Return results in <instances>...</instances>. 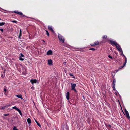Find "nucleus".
<instances>
[{"label": "nucleus", "mask_w": 130, "mask_h": 130, "mask_svg": "<svg viewBox=\"0 0 130 130\" xmlns=\"http://www.w3.org/2000/svg\"><path fill=\"white\" fill-rule=\"evenodd\" d=\"M58 38L60 41L62 43H64V38L60 34H58Z\"/></svg>", "instance_id": "1"}, {"label": "nucleus", "mask_w": 130, "mask_h": 130, "mask_svg": "<svg viewBox=\"0 0 130 130\" xmlns=\"http://www.w3.org/2000/svg\"><path fill=\"white\" fill-rule=\"evenodd\" d=\"M71 90H73L76 92L77 93V91L75 88L76 86V84L73 83H71Z\"/></svg>", "instance_id": "2"}, {"label": "nucleus", "mask_w": 130, "mask_h": 130, "mask_svg": "<svg viewBox=\"0 0 130 130\" xmlns=\"http://www.w3.org/2000/svg\"><path fill=\"white\" fill-rule=\"evenodd\" d=\"M117 50L120 52L122 53H123V51L120 45L118 44H117L116 46Z\"/></svg>", "instance_id": "3"}, {"label": "nucleus", "mask_w": 130, "mask_h": 130, "mask_svg": "<svg viewBox=\"0 0 130 130\" xmlns=\"http://www.w3.org/2000/svg\"><path fill=\"white\" fill-rule=\"evenodd\" d=\"M109 41L110 42V44H111L113 46L114 45L116 46L118 43L115 41H114L113 40H110Z\"/></svg>", "instance_id": "4"}, {"label": "nucleus", "mask_w": 130, "mask_h": 130, "mask_svg": "<svg viewBox=\"0 0 130 130\" xmlns=\"http://www.w3.org/2000/svg\"><path fill=\"white\" fill-rule=\"evenodd\" d=\"M17 14H19L21 17H28L23 15L22 12H18V11H17Z\"/></svg>", "instance_id": "5"}, {"label": "nucleus", "mask_w": 130, "mask_h": 130, "mask_svg": "<svg viewBox=\"0 0 130 130\" xmlns=\"http://www.w3.org/2000/svg\"><path fill=\"white\" fill-rule=\"evenodd\" d=\"M22 36V31L21 29H20V31L18 35V40L20 41H21L20 39H21V37Z\"/></svg>", "instance_id": "6"}, {"label": "nucleus", "mask_w": 130, "mask_h": 130, "mask_svg": "<svg viewBox=\"0 0 130 130\" xmlns=\"http://www.w3.org/2000/svg\"><path fill=\"white\" fill-rule=\"evenodd\" d=\"M125 110L126 117L129 119L130 118V117L128 111L126 110V109H125Z\"/></svg>", "instance_id": "7"}, {"label": "nucleus", "mask_w": 130, "mask_h": 130, "mask_svg": "<svg viewBox=\"0 0 130 130\" xmlns=\"http://www.w3.org/2000/svg\"><path fill=\"white\" fill-rule=\"evenodd\" d=\"M46 54L47 55H52L53 54L52 51L51 50H48Z\"/></svg>", "instance_id": "8"}, {"label": "nucleus", "mask_w": 130, "mask_h": 130, "mask_svg": "<svg viewBox=\"0 0 130 130\" xmlns=\"http://www.w3.org/2000/svg\"><path fill=\"white\" fill-rule=\"evenodd\" d=\"M48 29L49 30L51 31L53 33L54 32V31L53 29V28L52 26H48Z\"/></svg>", "instance_id": "9"}, {"label": "nucleus", "mask_w": 130, "mask_h": 130, "mask_svg": "<svg viewBox=\"0 0 130 130\" xmlns=\"http://www.w3.org/2000/svg\"><path fill=\"white\" fill-rule=\"evenodd\" d=\"M48 64L49 65H51L52 64V60L51 59H49L48 60Z\"/></svg>", "instance_id": "10"}, {"label": "nucleus", "mask_w": 130, "mask_h": 130, "mask_svg": "<svg viewBox=\"0 0 130 130\" xmlns=\"http://www.w3.org/2000/svg\"><path fill=\"white\" fill-rule=\"evenodd\" d=\"M69 92H68L66 94V96L68 100H69Z\"/></svg>", "instance_id": "11"}, {"label": "nucleus", "mask_w": 130, "mask_h": 130, "mask_svg": "<svg viewBox=\"0 0 130 130\" xmlns=\"http://www.w3.org/2000/svg\"><path fill=\"white\" fill-rule=\"evenodd\" d=\"M37 81V80L36 79H32L30 80V82L32 85H33L34 83H36Z\"/></svg>", "instance_id": "12"}, {"label": "nucleus", "mask_w": 130, "mask_h": 130, "mask_svg": "<svg viewBox=\"0 0 130 130\" xmlns=\"http://www.w3.org/2000/svg\"><path fill=\"white\" fill-rule=\"evenodd\" d=\"M17 97L23 100L22 97V95L21 94L17 95Z\"/></svg>", "instance_id": "13"}, {"label": "nucleus", "mask_w": 130, "mask_h": 130, "mask_svg": "<svg viewBox=\"0 0 130 130\" xmlns=\"http://www.w3.org/2000/svg\"><path fill=\"white\" fill-rule=\"evenodd\" d=\"M17 111H18L21 116H22V114L21 111L19 109L17 108Z\"/></svg>", "instance_id": "14"}, {"label": "nucleus", "mask_w": 130, "mask_h": 130, "mask_svg": "<svg viewBox=\"0 0 130 130\" xmlns=\"http://www.w3.org/2000/svg\"><path fill=\"white\" fill-rule=\"evenodd\" d=\"M27 121L28 123L29 124H30L31 123V120L29 118H28L27 120Z\"/></svg>", "instance_id": "15"}, {"label": "nucleus", "mask_w": 130, "mask_h": 130, "mask_svg": "<svg viewBox=\"0 0 130 130\" xmlns=\"http://www.w3.org/2000/svg\"><path fill=\"white\" fill-rule=\"evenodd\" d=\"M35 121L36 123L37 124V125L39 126L40 127H41V126L40 124H39L36 120H35Z\"/></svg>", "instance_id": "16"}, {"label": "nucleus", "mask_w": 130, "mask_h": 130, "mask_svg": "<svg viewBox=\"0 0 130 130\" xmlns=\"http://www.w3.org/2000/svg\"><path fill=\"white\" fill-rule=\"evenodd\" d=\"M116 82V80L115 79H114L113 80V83L112 84V86H115V83Z\"/></svg>", "instance_id": "17"}, {"label": "nucleus", "mask_w": 130, "mask_h": 130, "mask_svg": "<svg viewBox=\"0 0 130 130\" xmlns=\"http://www.w3.org/2000/svg\"><path fill=\"white\" fill-rule=\"evenodd\" d=\"M9 106V105H8L6 106L3 107L2 108V109H4L8 107Z\"/></svg>", "instance_id": "18"}, {"label": "nucleus", "mask_w": 130, "mask_h": 130, "mask_svg": "<svg viewBox=\"0 0 130 130\" xmlns=\"http://www.w3.org/2000/svg\"><path fill=\"white\" fill-rule=\"evenodd\" d=\"M4 92L5 93V94L6 95H7V94L6 93V91H7V89H6L5 88H4Z\"/></svg>", "instance_id": "19"}, {"label": "nucleus", "mask_w": 130, "mask_h": 130, "mask_svg": "<svg viewBox=\"0 0 130 130\" xmlns=\"http://www.w3.org/2000/svg\"><path fill=\"white\" fill-rule=\"evenodd\" d=\"M94 43L95 46L99 45V42L98 41H96L95 43Z\"/></svg>", "instance_id": "20"}, {"label": "nucleus", "mask_w": 130, "mask_h": 130, "mask_svg": "<svg viewBox=\"0 0 130 130\" xmlns=\"http://www.w3.org/2000/svg\"><path fill=\"white\" fill-rule=\"evenodd\" d=\"M107 38V36L106 35H104L102 36V38L104 39H106Z\"/></svg>", "instance_id": "21"}, {"label": "nucleus", "mask_w": 130, "mask_h": 130, "mask_svg": "<svg viewBox=\"0 0 130 130\" xmlns=\"http://www.w3.org/2000/svg\"><path fill=\"white\" fill-rule=\"evenodd\" d=\"M19 60L21 61H23L24 60V59L23 57H19Z\"/></svg>", "instance_id": "22"}, {"label": "nucleus", "mask_w": 130, "mask_h": 130, "mask_svg": "<svg viewBox=\"0 0 130 130\" xmlns=\"http://www.w3.org/2000/svg\"><path fill=\"white\" fill-rule=\"evenodd\" d=\"M19 57H22L24 58V56L23 54L22 53H21L20 54V55Z\"/></svg>", "instance_id": "23"}, {"label": "nucleus", "mask_w": 130, "mask_h": 130, "mask_svg": "<svg viewBox=\"0 0 130 130\" xmlns=\"http://www.w3.org/2000/svg\"><path fill=\"white\" fill-rule=\"evenodd\" d=\"M5 24V22H1L0 23V26L4 25Z\"/></svg>", "instance_id": "24"}, {"label": "nucleus", "mask_w": 130, "mask_h": 130, "mask_svg": "<svg viewBox=\"0 0 130 130\" xmlns=\"http://www.w3.org/2000/svg\"><path fill=\"white\" fill-rule=\"evenodd\" d=\"M124 57L125 58V62H124V65L125 64H126V63H127V58H126V57L125 56H124Z\"/></svg>", "instance_id": "25"}, {"label": "nucleus", "mask_w": 130, "mask_h": 130, "mask_svg": "<svg viewBox=\"0 0 130 130\" xmlns=\"http://www.w3.org/2000/svg\"><path fill=\"white\" fill-rule=\"evenodd\" d=\"M126 64H125L124 65V63L123 64V65H122V66H121L119 68H123V67Z\"/></svg>", "instance_id": "26"}, {"label": "nucleus", "mask_w": 130, "mask_h": 130, "mask_svg": "<svg viewBox=\"0 0 130 130\" xmlns=\"http://www.w3.org/2000/svg\"><path fill=\"white\" fill-rule=\"evenodd\" d=\"M46 34L47 35V36H49V33L47 30L46 31Z\"/></svg>", "instance_id": "27"}, {"label": "nucleus", "mask_w": 130, "mask_h": 130, "mask_svg": "<svg viewBox=\"0 0 130 130\" xmlns=\"http://www.w3.org/2000/svg\"><path fill=\"white\" fill-rule=\"evenodd\" d=\"M90 45L92 46H95L94 43H93L90 44Z\"/></svg>", "instance_id": "28"}, {"label": "nucleus", "mask_w": 130, "mask_h": 130, "mask_svg": "<svg viewBox=\"0 0 130 130\" xmlns=\"http://www.w3.org/2000/svg\"><path fill=\"white\" fill-rule=\"evenodd\" d=\"M89 50H93V51H94L95 50V48H90L89 49Z\"/></svg>", "instance_id": "29"}, {"label": "nucleus", "mask_w": 130, "mask_h": 130, "mask_svg": "<svg viewBox=\"0 0 130 130\" xmlns=\"http://www.w3.org/2000/svg\"><path fill=\"white\" fill-rule=\"evenodd\" d=\"M112 86V87H113V89L115 90L116 89H115V86Z\"/></svg>", "instance_id": "30"}, {"label": "nucleus", "mask_w": 130, "mask_h": 130, "mask_svg": "<svg viewBox=\"0 0 130 130\" xmlns=\"http://www.w3.org/2000/svg\"><path fill=\"white\" fill-rule=\"evenodd\" d=\"M108 57L110 58H111V59H112L113 58L112 57L110 56V55H109L108 56Z\"/></svg>", "instance_id": "31"}, {"label": "nucleus", "mask_w": 130, "mask_h": 130, "mask_svg": "<svg viewBox=\"0 0 130 130\" xmlns=\"http://www.w3.org/2000/svg\"><path fill=\"white\" fill-rule=\"evenodd\" d=\"M0 31H1L2 32H3V30L2 29H0Z\"/></svg>", "instance_id": "32"}, {"label": "nucleus", "mask_w": 130, "mask_h": 130, "mask_svg": "<svg viewBox=\"0 0 130 130\" xmlns=\"http://www.w3.org/2000/svg\"><path fill=\"white\" fill-rule=\"evenodd\" d=\"M11 21L13 23H16V21Z\"/></svg>", "instance_id": "33"}, {"label": "nucleus", "mask_w": 130, "mask_h": 130, "mask_svg": "<svg viewBox=\"0 0 130 130\" xmlns=\"http://www.w3.org/2000/svg\"><path fill=\"white\" fill-rule=\"evenodd\" d=\"M13 130H16V127L15 126L13 128Z\"/></svg>", "instance_id": "34"}, {"label": "nucleus", "mask_w": 130, "mask_h": 130, "mask_svg": "<svg viewBox=\"0 0 130 130\" xmlns=\"http://www.w3.org/2000/svg\"><path fill=\"white\" fill-rule=\"evenodd\" d=\"M13 108L16 110V106L14 107H13Z\"/></svg>", "instance_id": "35"}, {"label": "nucleus", "mask_w": 130, "mask_h": 130, "mask_svg": "<svg viewBox=\"0 0 130 130\" xmlns=\"http://www.w3.org/2000/svg\"><path fill=\"white\" fill-rule=\"evenodd\" d=\"M69 75L71 76H73V74H72V73H70L69 74Z\"/></svg>", "instance_id": "36"}, {"label": "nucleus", "mask_w": 130, "mask_h": 130, "mask_svg": "<svg viewBox=\"0 0 130 130\" xmlns=\"http://www.w3.org/2000/svg\"><path fill=\"white\" fill-rule=\"evenodd\" d=\"M1 77H2L3 78H4V75L3 76V74H2V75H1Z\"/></svg>", "instance_id": "37"}, {"label": "nucleus", "mask_w": 130, "mask_h": 130, "mask_svg": "<svg viewBox=\"0 0 130 130\" xmlns=\"http://www.w3.org/2000/svg\"><path fill=\"white\" fill-rule=\"evenodd\" d=\"M65 129H66V130H67V127H64Z\"/></svg>", "instance_id": "38"}, {"label": "nucleus", "mask_w": 130, "mask_h": 130, "mask_svg": "<svg viewBox=\"0 0 130 130\" xmlns=\"http://www.w3.org/2000/svg\"><path fill=\"white\" fill-rule=\"evenodd\" d=\"M8 115L7 114H5L4 115L5 116H7Z\"/></svg>", "instance_id": "39"}, {"label": "nucleus", "mask_w": 130, "mask_h": 130, "mask_svg": "<svg viewBox=\"0 0 130 130\" xmlns=\"http://www.w3.org/2000/svg\"><path fill=\"white\" fill-rule=\"evenodd\" d=\"M63 64H64L66 65V62H63Z\"/></svg>", "instance_id": "40"}, {"label": "nucleus", "mask_w": 130, "mask_h": 130, "mask_svg": "<svg viewBox=\"0 0 130 130\" xmlns=\"http://www.w3.org/2000/svg\"><path fill=\"white\" fill-rule=\"evenodd\" d=\"M17 102H19V100H17Z\"/></svg>", "instance_id": "41"}, {"label": "nucleus", "mask_w": 130, "mask_h": 130, "mask_svg": "<svg viewBox=\"0 0 130 130\" xmlns=\"http://www.w3.org/2000/svg\"><path fill=\"white\" fill-rule=\"evenodd\" d=\"M122 54H123V55L124 56H124H125L123 54V53H122Z\"/></svg>", "instance_id": "42"}, {"label": "nucleus", "mask_w": 130, "mask_h": 130, "mask_svg": "<svg viewBox=\"0 0 130 130\" xmlns=\"http://www.w3.org/2000/svg\"><path fill=\"white\" fill-rule=\"evenodd\" d=\"M62 130H64V128H63V129H62Z\"/></svg>", "instance_id": "43"}, {"label": "nucleus", "mask_w": 130, "mask_h": 130, "mask_svg": "<svg viewBox=\"0 0 130 130\" xmlns=\"http://www.w3.org/2000/svg\"><path fill=\"white\" fill-rule=\"evenodd\" d=\"M14 12L15 13H16V11H15Z\"/></svg>", "instance_id": "44"}, {"label": "nucleus", "mask_w": 130, "mask_h": 130, "mask_svg": "<svg viewBox=\"0 0 130 130\" xmlns=\"http://www.w3.org/2000/svg\"><path fill=\"white\" fill-rule=\"evenodd\" d=\"M42 41L44 42H45V41L44 40H43Z\"/></svg>", "instance_id": "45"}, {"label": "nucleus", "mask_w": 130, "mask_h": 130, "mask_svg": "<svg viewBox=\"0 0 130 130\" xmlns=\"http://www.w3.org/2000/svg\"><path fill=\"white\" fill-rule=\"evenodd\" d=\"M17 68H18V67H17Z\"/></svg>", "instance_id": "46"}, {"label": "nucleus", "mask_w": 130, "mask_h": 130, "mask_svg": "<svg viewBox=\"0 0 130 130\" xmlns=\"http://www.w3.org/2000/svg\"><path fill=\"white\" fill-rule=\"evenodd\" d=\"M1 20V19L0 18V20Z\"/></svg>", "instance_id": "47"}, {"label": "nucleus", "mask_w": 130, "mask_h": 130, "mask_svg": "<svg viewBox=\"0 0 130 130\" xmlns=\"http://www.w3.org/2000/svg\"><path fill=\"white\" fill-rule=\"evenodd\" d=\"M116 95H117V93H116Z\"/></svg>", "instance_id": "48"}, {"label": "nucleus", "mask_w": 130, "mask_h": 130, "mask_svg": "<svg viewBox=\"0 0 130 130\" xmlns=\"http://www.w3.org/2000/svg\"><path fill=\"white\" fill-rule=\"evenodd\" d=\"M19 71H20V70H18Z\"/></svg>", "instance_id": "49"}, {"label": "nucleus", "mask_w": 130, "mask_h": 130, "mask_svg": "<svg viewBox=\"0 0 130 130\" xmlns=\"http://www.w3.org/2000/svg\"><path fill=\"white\" fill-rule=\"evenodd\" d=\"M17 130H18L17 129Z\"/></svg>", "instance_id": "50"}]
</instances>
